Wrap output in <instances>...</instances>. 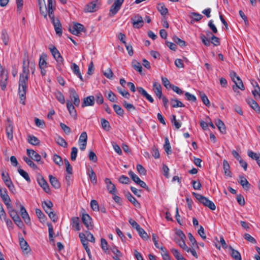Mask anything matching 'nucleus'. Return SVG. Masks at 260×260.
Wrapping results in <instances>:
<instances>
[{
  "label": "nucleus",
  "instance_id": "obj_36",
  "mask_svg": "<svg viewBox=\"0 0 260 260\" xmlns=\"http://www.w3.org/2000/svg\"><path fill=\"white\" fill-rule=\"evenodd\" d=\"M18 172L19 173V174L22 177H23L27 182L30 183L31 182L30 178L26 172H25L20 168H18Z\"/></svg>",
  "mask_w": 260,
  "mask_h": 260
},
{
  "label": "nucleus",
  "instance_id": "obj_10",
  "mask_svg": "<svg viewBox=\"0 0 260 260\" xmlns=\"http://www.w3.org/2000/svg\"><path fill=\"white\" fill-rule=\"evenodd\" d=\"M10 215L12 217V218L13 219L15 223L19 227L22 228L23 226V223L22 221H21L20 217L18 215L16 211L14 210H10Z\"/></svg>",
  "mask_w": 260,
  "mask_h": 260
},
{
  "label": "nucleus",
  "instance_id": "obj_6",
  "mask_svg": "<svg viewBox=\"0 0 260 260\" xmlns=\"http://www.w3.org/2000/svg\"><path fill=\"white\" fill-rule=\"evenodd\" d=\"M101 5V2L99 0H95L89 3L86 7V10L88 12H93L97 11Z\"/></svg>",
  "mask_w": 260,
  "mask_h": 260
},
{
  "label": "nucleus",
  "instance_id": "obj_30",
  "mask_svg": "<svg viewBox=\"0 0 260 260\" xmlns=\"http://www.w3.org/2000/svg\"><path fill=\"white\" fill-rule=\"evenodd\" d=\"M170 102L173 108L184 107L185 105L176 99H172Z\"/></svg>",
  "mask_w": 260,
  "mask_h": 260
},
{
  "label": "nucleus",
  "instance_id": "obj_33",
  "mask_svg": "<svg viewBox=\"0 0 260 260\" xmlns=\"http://www.w3.org/2000/svg\"><path fill=\"white\" fill-rule=\"evenodd\" d=\"M249 105L256 112H260V107L253 100H250L248 102Z\"/></svg>",
  "mask_w": 260,
  "mask_h": 260
},
{
  "label": "nucleus",
  "instance_id": "obj_54",
  "mask_svg": "<svg viewBox=\"0 0 260 260\" xmlns=\"http://www.w3.org/2000/svg\"><path fill=\"white\" fill-rule=\"evenodd\" d=\"M56 143L60 146L66 148L67 147L68 144L64 139L60 137H58L56 139Z\"/></svg>",
  "mask_w": 260,
  "mask_h": 260
},
{
  "label": "nucleus",
  "instance_id": "obj_46",
  "mask_svg": "<svg viewBox=\"0 0 260 260\" xmlns=\"http://www.w3.org/2000/svg\"><path fill=\"white\" fill-rule=\"evenodd\" d=\"M101 121L103 128L106 131H110V125L109 122L104 118H102Z\"/></svg>",
  "mask_w": 260,
  "mask_h": 260
},
{
  "label": "nucleus",
  "instance_id": "obj_42",
  "mask_svg": "<svg viewBox=\"0 0 260 260\" xmlns=\"http://www.w3.org/2000/svg\"><path fill=\"white\" fill-rule=\"evenodd\" d=\"M139 233V236L144 240H147L148 236L147 233L140 226L137 230Z\"/></svg>",
  "mask_w": 260,
  "mask_h": 260
},
{
  "label": "nucleus",
  "instance_id": "obj_47",
  "mask_svg": "<svg viewBox=\"0 0 260 260\" xmlns=\"http://www.w3.org/2000/svg\"><path fill=\"white\" fill-rule=\"evenodd\" d=\"M53 160L54 163L59 166H61L63 165L61 157L57 154H55L53 155Z\"/></svg>",
  "mask_w": 260,
  "mask_h": 260
},
{
  "label": "nucleus",
  "instance_id": "obj_21",
  "mask_svg": "<svg viewBox=\"0 0 260 260\" xmlns=\"http://www.w3.org/2000/svg\"><path fill=\"white\" fill-rule=\"evenodd\" d=\"M229 249L230 250V254L233 258L235 260H242L241 254L238 251L235 250L231 246L229 247Z\"/></svg>",
  "mask_w": 260,
  "mask_h": 260
},
{
  "label": "nucleus",
  "instance_id": "obj_34",
  "mask_svg": "<svg viewBox=\"0 0 260 260\" xmlns=\"http://www.w3.org/2000/svg\"><path fill=\"white\" fill-rule=\"evenodd\" d=\"M157 9L162 15H165L168 12V9L165 7L163 3L158 4Z\"/></svg>",
  "mask_w": 260,
  "mask_h": 260
},
{
  "label": "nucleus",
  "instance_id": "obj_31",
  "mask_svg": "<svg viewBox=\"0 0 260 260\" xmlns=\"http://www.w3.org/2000/svg\"><path fill=\"white\" fill-rule=\"evenodd\" d=\"M36 214L41 222L45 223L46 222L47 220L46 217L40 209H36Z\"/></svg>",
  "mask_w": 260,
  "mask_h": 260
},
{
  "label": "nucleus",
  "instance_id": "obj_13",
  "mask_svg": "<svg viewBox=\"0 0 260 260\" xmlns=\"http://www.w3.org/2000/svg\"><path fill=\"white\" fill-rule=\"evenodd\" d=\"M82 220L85 226L88 230H91L93 228L92 218L88 214H83Z\"/></svg>",
  "mask_w": 260,
  "mask_h": 260
},
{
  "label": "nucleus",
  "instance_id": "obj_12",
  "mask_svg": "<svg viewBox=\"0 0 260 260\" xmlns=\"http://www.w3.org/2000/svg\"><path fill=\"white\" fill-rule=\"evenodd\" d=\"M26 152L27 155L30 158L38 162H40L41 164L43 163V162L41 161V155L37 153L35 150L27 149Z\"/></svg>",
  "mask_w": 260,
  "mask_h": 260
},
{
  "label": "nucleus",
  "instance_id": "obj_49",
  "mask_svg": "<svg viewBox=\"0 0 260 260\" xmlns=\"http://www.w3.org/2000/svg\"><path fill=\"white\" fill-rule=\"evenodd\" d=\"M117 90L118 92L121 94L123 97L128 99L130 97L129 93L124 89H122L121 87H117Z\"/></svg>",
  "mask_w": 260,
  "mask_h": 260
},
{
  "label": "nucleus",
  "instance_id": "obj_39",
  "mask_svg": "<svg viewBox=\"0 0 260 260\" xmlns=\"http://www.w3.org/2000/svg\"><path fill=\"white\" fill-rule=\"evenodd\" d=\"M132 67L140 73L142 72V67L141 63L137 60H133L132 62Z\"/></svg>",
  "mask_w": 260,
  "mask_h": 260
},
{
  "label": "nucleus",
  "instance_id": "obj_20",
  "mask_svg": "<svg viewBox=\"0 0 260 260\" xmlns=\"http://www.w3.org/2000/svg\"><path fill=\"white\" fill-rule=\"evenodd\" d=\"M238 182L245 190H248L250 189V184L248 182L245 177L242 176H240Z\"/></svg>",
  "mask_w": 260,
  "mask_h": 260
},
{
  "label": "nucleus",
  "instance_id": "obj_5",
  "mask_svg": "<svg viewBox=\"0 0 260 260\" xmlns=\"http://www.w3.org/2000/svg\"><path fill=\"white\" fill-rule=\"evenodd\" d=\"M5 131L8 139L12 141L13 139V124L10 119H8L7 120Z\"/></svg>",
  "mask_w": 260,
  "mask_h": 260
},
{
  "label": "nucleus",
  "instance_id": "obj_4",
  "mask_svg": "<svg viewBox=\"0 0 260 260\" xmlns=\"http://www.w3.org/2000/svg\"><path fill=\"white\" fill-rule=\"evenodd\" d=\"M124 0H115L113 4L111 6L109 11V16H114L120 9L121 7Z\"/></svg>",
  "mask_w": 260,
  "mask_h": 260
},
{
  "label": "nucleus",
  "instance_id": "obj_60",
  "mask_svg": "<svg viewBox=\"0 0 260 260\" xmlns=\"http://www.w3.org/2000/svg\"><path fill=\"white\" fill-rule=\"evenodd\" d=\"M190 17L196 21H200L203 17L201 14L196 12L191 13Z\"/></svg>",
  "mask_w": 260,
  "mask_h": 260
},
{
  "label": "nucleus",
  "instance_id": "obj_58",
  "mask_svg": "<svg viewBox=\"0 0 260 260\" xmlns=\"http://www.w3.org/2000/svg\"><path fill=\"white\" fill-rule=\"evenodd\" d=\"M137 170L138 172L141 175H146V170L140 164H138L136 166Z\"/></svg>",
  "mask_w": 260,
  "mask_h": 260
},
{
  "label": "nucleus",
  "instance_id": "obj_53",
  "mask_svg": "<svg viewBox=\"0 0 260 260\" xmlns=\"http://www.w3.org/2000/svg\"><path fill=\"white\" fill-rule=\"evenodd\" d=\"M188 237L189 238V241L191 243V247H198V244L196 240L194 237L191 233H188Z\"/></svg>",
  "mask_w": 260,
  "mask_h": 260
},
{
  "label": "nucleus",
  "instance_id": "obj_51",
  "mask_svg": "<svg viewBox=\"0 0 260 260\" xmlns=\"http://www.w3.org/2000/svg\"><path fill=\"white\" fill-rule=\"evenodd\" d=\"M127 198L129 202H131L135 206L137 207L140 204L136 199L130 193L127 195Z\"/></svg>",
  "mask_w": 260,
  "mask_h": 260
},
{
  "label": "nucleus",
  "instance_id": "obj_24",
  "mask_svg": "<svg viewBox=\"0 0 260 260\" xmlns=\"http://www.w3.org/2000/svg\"><path fill=\"white\" fill-rule=\"evenodd\" d=\"M234 83L236 85V87H233V89L234 91L236 92L238 89H240L241 90H244L245 89L243 82L240 78H237V80H236Z\"/></svg>",
  "mask_w": 260,
  "mask_h": 260
},
{
  "label": "nucleus",
  "instance_id": "obj_26",
  "mask_svg": "<svg viewBox=\"0 0 260 260\" xmlns=\"http://www.w3.org/2000/svg\"><path fill=\"white\" fill-rule=\"evenodd\" d=\"M47 60V55L45 54H42L40 57L39 59V68H47V62L46 61Z\"/></svg>",
  "mask_w": 260,
  "mask_h": 260
},
{
  "label": "nucleus",
  "instance_id": "obj_29",
  "mask_svg": "<svg viewBox=\"0 0 260 260\" xmlns=\"http://www.w3.org/2000/svg\"><path fill=\"white\" fill-rule=\"evenodd\" d=\"M223 170H224L225 174L226 176L232 177V175H231L232 173L230 170V165H229V162H228V161L225 159L223 160Z\"/></svg>",
  "mask_w": 260,
  "mask_h": 260
},
{
  "label": "nucleus",
  "instance_id": "obj_56",
  "mask_svg": "<svg viewBox=\"0 0 260 260\" xmlns=\"http://www.w3.org/2000/svg\"><path fill=\"white\" fill-rule=\"evenodd\" d=\"M3 201L5 203V204L6 205L7 208L10 210L13 209L12 208V206L11 204V200L10 198V197H6L2 199Z\"/></svg>",
  "mask_w": 260,
  "mask_h": 260
},
{
  "label": "nucleus",
  "instance_id": "obj_55",
  "mask_svg": "<svg viewBox=\"0 0 260 260\" xmlns=\"http://www.w3.org/2000/svg\"><path fill=\"white\" fill-rule=\"evenodd\" d=\"M200 96L203 103L206 106L209 107L210 106V103L206 95L204 93H202L200 94Z\"/></svg>",
  "mask_w": 260,
  "mask_h": 260
},
{
  "label": "nucleus",
  "instance_id": "obj_19",
  "mask_svg": "<svg viewBox=\"0 0 260 260\" xmlns=\"http://www.w3.org/2000/svg\"><path fill=\"white\" fill-rule=\"evenodd\" d=\"M137 89L139 93L145 97L149 102L152 103L154 102V100L152 97L142 87H138Z\"/></svg>",
  "mask_w": 260,
  "mask_h": 260
},
{
  "label": "nucleus",
  "instance_id": "obj_41",
  "mask_svg": "<svg viewBox=\"0 0 260 260\" xmlns=\"http://www.w3.org/2000/svg\"><path fill=\"white\" fill-rule=\"evenodd\" d=\"M173 40L174 42L180 46L181 47H184L186 46V43L184 41L180 39V38H178L177 36H174L173 37Z\"/></svg>",
  "mask_w": 260,
  "mask_h": 260
},
{
  "label": "nucleus",
  "instance_id": "obj_7",
  "mask_svg": "<svg viewBox=\"0 0 260 260\" xmlns=\"http://www.w3.org/2000/svg\"><path fill=\"white\" fill-rule=\"evenodd\" d=\"M133 26L135 28H140L143 26L144 21L143 18L139 14L131 19Z\"/></svg>",
  "mask_w": 260,
  "mask_h": 260
},
{
  "label": "nucleus",
  "instance_id": "obj_17",
  "mask_svg": "<svg viewBox=\"0 0 260 260\" xmlns=\"http://www.w3.org/2000/svg\"><path fill=\"white\" fill-rule=\"evenodd\" d=\"M67 107L70 113V114L72 117L74 118V119H77V111L75 108L74 106L72 104L71 102L70 101H68L67 102Z\"/></svg>",
  "mask_w": 260,
  "mask_h": 260
},
{
  "label": "nucleus",
  "instance_id": "obj_18",
  "mask_svg": "<svg viewBox=\"0 0 260 260\" xmlns=\"http://www.w3.org/2000/svg\"><path fill=\"white\" fill-rule=\"evenodd\" d=\"M53 24L56 34L60 37L62 34V26L58 19L52 22Z\"/></svg>",
  "mask_w": 260,
  "mask_h": 260
},
{
  "label": "nucleus",
  "instance_id": "obj_63",
  "mask_svg": "<svg viewBox=\"0 0 260 260\" xmlns=\"http://www.w3.org/2000/svg\"><path fill=\"white\" fill-rule=\"evenodd\" d=\"M78 153V149L76 147L72 148V151L71 153V159L72 160L74 161L76 160Z\"/></svg>",
  "mask_w": 260,
  "mask_h": 260
},
{
  "label": "nucleus",
  "instance_id": "obj_37",
  "mask_svg": "<svg viewBox=\"0 0 260 260\" xmlns=\"http://www.w3.org/2000/svg\"><path fill=\"white\" fill-rule=\"evenodd\" d=\"M20 245L22 250L28 252L29 250V246L27 242L23 238L20 239Z\"/></svg>",
  "mask_w": 260,
  "mask_h": 260
},
{
  "label": "nucleus",
  "instance_id": "obj_9",
  "mask_svg": "<svg viewBox=\"0 0 260 260\" xmlns=\"http://www.w3.org/2000/svg\"><path fill=\"white\" fill-rule=\"evenodd\" d=\"M69 94L70 98L72 100L73 104L76 107H78L80 104V101L79 96L76 90L73 88H70L69 89Z\"/></svg>",
  "mask_w": 260,
  "mask_h": 260
},
{
  "label": "nucleus",
  "instance_id": "obj_8",
  "mask_svg": "<svg viewBox=\"0 0 260 260\" xmlns=\"http://www.w3.org/2000/svg\"><path fill=\"white\" fill-rule=\"evenodd\" d=\"M84 26L79 23H74L73 25L69 28V31L73 35L78 36L84 31Z\"/></svg>",
  "mask_w": 260,
  "mask_h": 260
},
{
  "label": "nucleus",
  "instance_id": "obj_11",
  "mask_svg": "<svg viewBox=\"0 0 260 260\" xmlns=\"http://www.w3.org/2000/svg\"><path fill=\"white\" fill-rule=\"evenodd\" d=\"M87 141V135L86 132H83L81 133L79 139V143L80 145V149L82 151H84L86 149Z\"/></svg>",
  "mask_w": 260,
  "mask_h": 260
},
{
  "label": "nucleus",
  "instance_id": "obj_15",
  "mask_svg": "<svg viewBox=\"0 0 260 260\" xmlns=\"http://www.w3.org/2000/svg\"><path fill=\"white\" fill-rule=\"evenodd\" d=\"M95 103V98L93 95H90L83 99L82 103V107L93 106Z\"/></svg>",
  "mask_w": 260,
  "mask_h": 260
},
{
  "label": "nucleus",
  "instance_id": "obj_48",
  "mask_svg": "<svg viewBox=\"0 0 260 260\" xmlns=\"http://www.w3.org/2000/svg\"><path fill=\"white\" fill-rule=\"evenodd\" d=\"M89 177L90 181L93 184H96L97 183L96 176L93 170H91L89 173Z\"/></svg>",
  "mask_w": 260,
  "mask_h": 260
},
{
  "label": "nucleus",
  "instance_id": "obj_64",
  "mask_svg": "<svg viewBox=\"0 0 260 260\" xmlns=\"http://www.w3.org/2000/svg\"><path fill=\"white\" fill-rule=\"evenodd\" d=\"M200 38L203 43L206 46H209L211 44V42L204 35L201 34L200 35Z\"/></svg>",
  "mask_w": 260,
  "mask_h": 260
},
{
  "label": "nucleus",
  "instance_id": "obj_50",
  "mask_svg": "<svg viewBox=\"0 0 260 260\" xmlns=\"http://www.w3.org/2000/svg\"><path fill=\"white\" fill-rule=\"evenodd\" d=\"M113 109L114 111L119 116H123L124 114V110L119 106L117 105H114L113 106Z\"/></svg>",
  "mask_w": 260,
  "mask_h": 260
},
{
  "label": "nucleus",
  "instance_id": "obj_62",
  "mask_svg": "<svg viewBox=\"0 0 260 260\" xmlns=\"http://www.w3.org/2000/svg\"><path fill=\"white\" fill-rule=\"evenodd\" d=\"M64 164L66 165L67 172L68 174H69L70 175L72 174V173H73L72 167L70 165V164L68 159H64Z\"/></svg>",
  "mask_w": 260,
  "mask_h": 260
},
{
  "label": "nucleus",
  "instance_id": "obj_52",
  "mask_svg": "<svg viewBox=\"0 0 260 260\" xmlns=\"http://www.w3.org/2000/svg\"><path fill=\"white\" fill-rule=\"evenodd\" d=\"M42 207L44 209H48L49 210H52L53 204L50 201H44L42 202Z\"/></svg>",
  "mask_w": 260,
  "mask_h": 260
},
{
  "label": "nucleus",
  "instance_id": "obj_25",
  "mask_svg": "<svg viewBox=\"0 0 260 260\" xmlns=\"http://www.w3.org/2000/svg\"><path fill=\"white\" fill-rule=\"evenodd\" d=\"M186 238H175V241L178 245L185 251H188V246L186 245L185 242V239Z\"/></svg>",
  "mask_w": 260,
  "mask_h": 260
},
{
  "label": "nucleus",
  "instance_id": "obj_2",
  "mask_svg": "<svg viewBox=\"0 0 260 260\" xmlns=\"http://www.w3.org/2000/svg\"><path fill=\"white\" fill-rule=\"evenodd\" d=\"M193 196L198 200L200 203L203 204L205 206L208 207L211 210H215L216 209V206L214 203L207 199L206 197L199 194L198 193H196L193 192Z\"/></svg>",
  "mask_w": 260,
  "mask_h": 260
},
{
  "label": "nucleus",
  "instance_id": "obj_22",
  "mask_svg": "<svg viewBox=\"0 0 260 260\" xmlns=\"http://www.w3.org/2000/svg\"><path fill=\"white\" fill-rule=\"evenodd\" d=\"M38 182L39 184L43 188L46 192H48L49 191L50 188L49 185L43 177H41L40 179H38Z\"/></svg>",
  "mask_w": 260,
  "mask_h": 260
},
{
  "label": "nucleus",
  "instance_id": "obj_14",
  "mask_svg": "<svg viewBox=\"0 0 260 260\" xmlns=\"http://www.w3.org/2000/svg\"><path fill=\"white\" fill-rule=\"evenodd\" d=\"M105 182L109 193L111 194H115L117 192V189L115 185L111 182V180L109 178H106L105 179Z\"/></svg>",
  "mask_w": 260,
  "mask_h": 260
},
{
  "label": "nucleus",
  "instance_id": "obj_43",
  "mask_svg": "<svg viewBox=\"0 0 260 260\" xmlns=\"http://www.w3.org/2000/svg\"><path fill=\"white\" fill-rule=\"evenodd\" d=\"M1 39L5 45H8L9 42V36L6 30H3L2 31Z\"/></svg>",
  "mask_w": 260,
  "mask_h": 260
},
{
  "label": "nucleus",
  "instance_id": "obj_16",
  "mask_svg": "<svg viewBox=\"0 0 260 260\" xmlns=\"http://www.w3.org/2000/svg\"><path fill=\"white\" fill-rule=\"evenodd\" d=\"M152 90L158 98L160 99L162 97V87L160 83L157 82H153Z\"/></svg>",
  "mask_w": 260,
  "mask_h": 260
},
{
  "label": "nucleus",
  "instance_id": "obj_44",
  "mask_svg": "<svg viewBox=\"0 0 260 260\" xmlns=\"http://www.w3.org/2000/svg\"><path fill=\"white\" fill-rule=\"evenodd\" d=\"M5 184L8 187L10 191H11L13 193L15 192L16 189L11 179H9L8 181L6 180Z\"/></svg>",
  "mask_w": 260,
  "mask_h": 260
},
{
  "label": "nucleus",
  "instance_id": "obj_38",
  "mask_svg": "<svg viewBox=\"0 0 260 260\" xmlns=\"http://www.w3.org/2000/svg\"><path fill=\"white\" fill-rule=\"evenodd\" d=\"M56 99L61 104H64L65 103V99L63 94L60 91H57L54 93Z\"/></svg>",
  "mask_w": 260,
  "mask_h": 260
},
{
  "label": "nucleus",
  "instance_id": "obj_23",
  "mask_svg": "<svg viewBox=\"0 0 260 260\" xmlns=\"http://www.w3.org/2000/svg\"><path fill=\"white\" fill-rule=\"evenodd\" d=\"M49 178L50 182L53 187L57 189L60 187L59 182L55 177L53 176L52 175H49Z\"/></svg>",
  "mask_w": 260,
  "mask_h": 260
},
{
  "label": "nucleus",
  "instance_id": "obj_45",
  "mask_svg": "<svg viewBox=\"0 0 260 260\" xmlns=\"http://www.w3.org/2000/svg\"><path fill=\"white\" fill-rule=\"evenodd\" d=\"M247 155L248 156L250 157L251 159L253 160H255L256 161L259 159L260 157V154L257 153L253 152L251 150H248L247 152Z\"/></svg>",
  "mask_w": 260,
  "mask_h": 260
},
{
  "label": "nucleus",
  "instance_id": "obj_28",
  "mask_svg": "<svg viewBox=\"0 0 260 260\" xmlns=\"http://www.w3.org/2000/svg\"><path fill=\"white\" fill-rule=\"evenodd\" d=\"M216 125L218 127L219 131L222 133L225 134L226 133V128L224 123L220 120L218 119L215 122Z\"/></svg>",
  "mask_w": 260,
  "mask_h": 260
},
{
  "label": "nucleus",
  "instance_id": "obj_1",
  "mask_svg": "<svg viewBox=\"0 0 260 260\" xmlns=\"http://www.w3.org/2000/svg\"><path fill=\"white\" fill-rule=\"evenodd\" d=\"M29 73V70L28 66L25 65V61H24L23 74H21L20 75L18 88V92L20 100V102L23 105H25V100L26 99L25 94L27 90Z\"/></svg>",
  "mask_w": 260,
  "mask_h": 260
},
{
  "label": "nucleus",
  "instance_id": "obj_40",
  "mask_svg": "<svg viewBox=\"0 0 260 260\" xmlns=\"http://www.w3.org/2000/svg\"><path fill=\"white\" fill-rule=\"evenodd\" d=\"M164 148L167 154L169 155L172 153L171 145L168 138H165V143Z\"/></svg>",
  "mask_w": 260,
  "mask_h": 260
},
{
  "label": "nucleus",
  "instance_id": "obj_59",
  "mask_svg": "<svg viewBox=\"0 0 260 260\" xmlns=\"http://www.w3.org/2000/svg\"><path fill=\"white\" fill-rule=\"evenodd\" d=\"M128 175L131 177L132 179L137 184L141 180L139 177L135 174L133 171H130L128 172Z\"/></svg>",
  "mask_w": 260,
  "mask_h": 260
},
{
  "label": "nucleus",
  "instance_id": "obj_27",
  "mask_svg": "<svg viewBox=\"0 0 260 260\" xmlns=\"http://www.w3.org/2000/svg\"><path fill=\"white\" fill-rule=\"evenodd\" d=\"M71 225L73 228H75L76 231H79L80 230L79 224V218L78 217H74L72 218Z\"/></svg>",
  "mask_w": 260,
  "mask_h": 260
},
{
  "label": "nucleus",
  "instance_id": "obj_3",
  "mask_svg": "<svg viewBox=\"0 0 260 260\" xmlns=\"http://www.w3.org/2000/svg\"><path fill=\"white\" fill-rule=\"evenodd\" d=\"M50 50L54 58L58 63L57 68L58 70H60V66L63 64L64 60L55 47L53 46L52 48H50Z\"/></svg>",
  "mask_w": 260,
  "mask_h": 260
},
{
  "label": "nucleus",
  "instance_id": "obj_61",
  "mask_svg": "<svg viewBox=\"0 0 260 260\" xmlns=\"http://www.w3.org/2000/svg\"><path fill=\"white\" fill-rule=\"evenodd\" d=\"M90 206L91 209L94 211H99V206L98 202L95 200H92L90 202Z\"/></svg>",
  "mask_w": 260,
  "mask_h": 260
},
{
  "label": "nucleus",
  "instance_id": "obj_35",
  "mask_svg": "<svg viewBox=\"0 0 260 260\" xmlns=\"http://www.w3.org/2000/svg\"><path fill=\"white\" fill-rule=\"evenodd\" d=\"M32 159L27 157L26 156L23 157V160L25 162L34 170H37L38 169L37 166L33 162Z\"/></svg>",
  "mask_w": 260,
  "mask_h": 260
},
{
  "label": "nucleus",
  "instance_id": "obj_57",
  "mask_svg": "<svg viewBox=\"0 0 260 260\" xmlns=\"http://www.w3.org/2000/svg\"><path fill=\"white\" fill-rule=\"evenodd\" d=\"M94 98L97 104L101 105L104 103V98L102 93H98L96 94Z\"/></svg>",
  "mask_w": 260,
  "mask_h": 260
},
{
  "label": "nucleus",
  "instance_id": "obj_32",
  "mask_svg": "<svg viewBox=\"0 0 260 260\" xmlns=\"http://www.w3.org/2000/svg\"><path fill=\"white\" fill-rule=\"evenodd\" d=\"M27 140L29 143L32 145H38L40 144V140L35 136L29 135L28 136Z\"/></svg>",
  "mask_w": 260,
  "mask_h": 260
}]
</instances>
